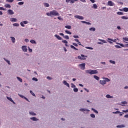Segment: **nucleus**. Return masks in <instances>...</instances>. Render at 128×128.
<instances>
[{"mask_svg": "<svg viewBox=\"0 0 128 128\" xmlns=\"http://www.w3.org/2000/svg\"><path fill=\"white\" fill-rule=\"evenodd\" d=\"M46 16H60V14H58V12H56V10H53L50 12H47Z\"/></svg>", "mask_w": 128, "mask_h": 128, "instance_id": "1", "label": "nucleus"}, {"mask_svg": "<svg viewBox=\"0 0 128 128\" xmlns=\"http://www.w3.org/2000/svg\"><path fill=\"white\" fill-rule=\"evenodd\" d=\"M86 74H98V70H86Z\"/></svg>", "mask_w": 128, "mask_h": 128, "instance_id": "2", "label": "nucleus"}, {"mask_svg": "<svg viewBox=\"0 0 128 128\" xmlns=\"http://www.w3.org/2000/svg\"><path fill=\"white\" fill-rule=\"evenodd\" d=\"M78 66L82 70H86V64L84 63L80 64Z\"/></svg>", "mask_w": 128, "mask_h": 128, "instance_id": "3", "label": "nucleus"}, {"mask_svg": "<svg viewBox=\"0 0 128 128\" xmlns=\"http://www.w3.org/2000/svg\"><path fill=\"white\" fill-rule=\"evenodd\" d=\"M98 40L102 42H98V44H108V42L106 41V40H102V39H98Z\"/></svg>", "mask_w": 128, "mask_h": 128, "instance_id": "4", "label": "nucleus"}, {"mask_svg": "<svg viewBox=\"0 0 128 128\" xmlns=\"http://www.w3.org/2000/svg\"><path fill=\"white\" fill-rule=\"evenodd\" d=\"M28 24V21H23V22H20V24L21 26H22V28H24V24Z\"/></svg>", "mask_w": 128, "mask_h": 128, "instance_id": "5", "label": "nucleus"}, {"mask_svg": "<svg viewBox=\"0 0 128 128\" xmlns=\"http://www.w3.org/2000/svg\"><path fill=\"white\" fill-rule=\"evenodd\" d=\"M74 18H78V20H84V16L78 15H75L74 16Z\"/></svg>", "mask_w": 128, "mask_h": 128, "instance_id": "6", "label": "nucleus"}, {"mask_svg": "<svg viewBox=\"0 0 128 128\" xmlns=\"http://www.w3.org/2000/svg\"><path fill=\"white\" fill-rule=\"evenodd\" d=\"M108 6H116V4H114V3L112 1L110 0L108 2Z\"/></svg>", "mask_w": 128, "mask_h": 128, "instance_id": "7", "label": "nucleus"}, {"mask_svg": "<svg viewBox=\"0 0 128 128\" xmlns=\"http://www.w3.org/2000/svg\"><path fill=\"white\" fill-rule=\"evenodd\" d=\"M18 96H20V98H24V100H26L27 102H30V100H28V98H26V97L18 94Z\"/></svg>", "mask_w": 128, "mask_h": 128, "instance_id": "8", "label": "nucleus"}, {"mask_svg": "<svg viewBox=\"0 0 128 128\" xmlns=\"http://www.w3.org/2000/svg\"><path fill=\"white\" fill-rule=\"evenodd\" d=\"M30 120H32V122H38V120H39V119L36 117H31L30 118Z\"/></svg>", "mask_w": 128, "mask_h": 128, "instance_id": "9", "label": "nucleus"}, {"mask_svg": "<svg viewBox=\"0 0 128 128\" xmlns=\"http://www.w3.org/2000/svg\"><path fill=\"white\" fill-rule=\"evenodd\" d=\"M22 48L23 52H28V48H26V46H22Z\"/></svg>", "mask_w": 128, "mask_h": 128, "instance_id": "10", "label": "nucleus"}, {"mask_svg": "<svg viewBox=\"0 0 128 128\" xmlns=\"http://www.w3.org/2000/svg\"><path fill=\"white\" fill-rule=\"evenodd\" d=\"M116 44H119V46H122V48H128V44L124 45V44L118 43V42H116Z\"/></svg>", "mask_w": 128, "mask_h": 128, "instance_id": "11", "label": "nucleus"}, {"mask_svg": "<svg viewBox=\"0 0 128 128\" xmlns=\"http://www.w3.org/2000/svg\"><path fill=\"white\" fill-rule=\"evenodd\" d=\"M6 98L7 100H10V102H12L14 104H16V102H14V100H12V98L6 96Z\"/></svg>", "mask_w": 128, "mask_h": 128, "instance_id": "12", "label": "nucleus"}, {"mask_svg": "<svg viewBox=\"0 0 128 128\" xmlns=\"http://www.w3.org/2000/svg\"><path fill=\"white\" fill-rule=\"evenodd\" d=\"M86 56H84V54H81V56H78V60H86Z\"/></svg>", "mask_w": 128, "mask_h": 128, "instance_id": "13", "label": "nucleus"}, {"mask_svg": "<svg viewBox=\"0 0 128 128\" xmlns=\"http://www.w3.org/2000/svg\"><path fill=\"white\" fill-rule=\"evenodd\" d=\"M28 114L30 116H36V114L34 113V112L32 111H30Z\"/></svg>", "mask_w": 128, "mask_h": 128, "instance_id": "14", "label": "nucleus"}, {"mask_svg": "<svg viewBox=\"0 0 128 128\" xmlns=\"http://www.w3.org/2000/svg\"><path fill=\"white\" fill-rule=\"evenodd\" d=\"M80 111L84 112H90V110L86 109V108H82L80 109Z\"/></svg>", "mask_w": 128, "mask_h": 128, "instance_id": "15", "label": "nucleus"}, {"mask_svg": "<svg viewBox=\"0 0 128 128\" xmlns=\"http://www.w3.org/2000/svg\"><path fill=\"white\" fill-rule=\"evenodd\" d=\"M62 84H64V86H68V88H70V84L68 83L66 80H63Z\"/></svg>", "mask_w": 128, "mask_h": 128, "instance_id": "16", "label": "nucleus"}, {"mask_svg": "<svg viewBox=\"0 0 128 128\" xmlns=\"http://www.w3.org/2000/svg\"><path fill=\"white\" fill-rule=\"evenodd\" d=\"M8 14H14V11L12 10H8Z\"/></svg>", "mask_w": 128, "mask_h": 128, "instance_id": "17", "label": "nucleus"}, {"mask_svg": "<svg viewBox=\"0 0 128 128\" xmlns=\"http://www.w3.org/2000/svg\"><path fill=\"white\" fill-rule=\"evenodd\" d=\"M54 36L57 38V40H62V38L58 34H55Z\"/></svg>", "mask_w": 128, "mask_h": 128, "instance_id": "18", "label": "nucleus"}, {"mask_svg": "<svg viewBox=\"0 0 128 128\" xmlns=\"http://www.w3.org/2000/svg\"><path fill=\"white\" fill-rule=\"evenodd\" d=\"M100 84H102V86H104V84H106V81H104V80H100Z\"/></svg>", "mask_w": 128, "mask_h": 128, "instance_id": "19", "label": "nucleus"}, {"mask_svg": "<svg viewBox=\"0 0 128 128\" xmlns=\"http://www.w3.org/2000/svg\"><path fill=\"white\" fill-rule=\"evenodd\" d=\"M121 104H120V106H126L124 104H128V102L124 101V102H122Z\"/></svg>", "mask_w": 128, "mask_h": 128, "instance_id": "20", "label": "nucleus"}, {"mask_svg": "<svg viewBox=\"0 0 128 128\" xmlns=\"http://www.w3.org/2000/svg\"><path fill=\"white\" fill-rule=\"evenodd\" d=\"M10 22H18V20L16 18H11L10 19Z\"/></svg>", "mask_w": 128, "mask_h": 128, "instance_id": "21", "label": "nucleus"}, {"mask_svg": "<svg viewBox=\"0 0 128 128\" xmlns=\"http://www.w3.org/2000/svg\"><path fill=\"white\" fill-rule=\"evenodd\" d=\"M116 128H126V126H124V124L118 125L116 126Z\"/></svg>", "mask_w": 128, "mask_h": 128, "instance_id": "22", "label": "nucleus"}, {"mask_svg": "<svg viewBox=\"0 0 128 128\" xmlns=\"http://www.w3.org/2000/svg\"><path fill=\"white\" fill-rule=\"evenodd\" d=\"M10 38L12 39V42H13V44H14V42H16V38H14V37L11 36Z\"/></svg>", "mask_w": 128, "mask_h": 128, "instance_id": "23", "label": "nucleus"}, {"mask_svg": "<svg viewBox=\"0 0 128 128\" xmlns=\"http://www.w3.org/2000/svg\"><path fill=\"white\" fill-rule=\"evenodd\" d=\"M30 42L31 44H36V40H30Z\"/></svg>", "mask_w": 128, "mask_h": 128, "instance_id": "24", "label": "nucleus"}, {"mask_svg": "<svg viewBox=\"0 0 128 128\" xmlns=\"http://www.w3.org/2000/svg\"><path fill=\"white\" fill-rule=\"evenodd\" d=\"M44 5L45 8H48L50 6V4H48V3L44 2Z\"/></svg>", "mask_w": 128, "mask_h": 128, "instance_id": "25", "label": "nucleus"}, {"mask_svg": "<svg viewBox=\"0 0 128 128\" xmlns=\"http://www.w3.org/2000/svg\"><path fill=\"white\" fill-rule=\"evenodd\" d=\"M4 60H5V62H7V64H9L10 66V60H6V58H4Z\"/></svg>", "mask_w": 128, "mask_h": 128, "instance_id": "26", "label": "nucleus"}, {"mask_svg": "<svg viewBox=\"0 0 128 128\" xmlns=\"http://www.w3.org/2000/svg\"><path fill=\"white\" fill-rule=\"evenodd\" d=\"M106 97L107 98H114V96H110V94H106Z\"/></svg>", "mask_w": 128, "mask_h": 128, "instance_id": "27", "label": "nucleus"}, {"mask_svg": "<svg viewBox=\"0 0 128 128\" xmlns=\"http://www.w3.org/2000/svg\"><path fill=\"white\" fill-rule=\"evenodd\" d=\"M4 6H5V8H11L10 5L9 4H5Z\"/></svg>", "mask_w": 128, "mask_h": 128, "instance_id": "28", "label": "nucleus"}, {"mask_svg": "<svg viewBox=\"0 0 128 128\" xmlns=\"http://www.w3.org/2000/svg\"><path fill=\"white\" fill-rule=\"evenodd\" d=\"M89 30H90V32H96V28L94 27L90 28Z\"/></svg>", "mask_w": 128, "mask_h": 128, "instance_id": "29", "label": "nucleus"}, {"mask_svg": "<svg viewBox=\"0 0 128 128\" xmlns=\"http://www.w3.org/2000/svg\"><path fill=\"white\" fill-rule=\"evenodd\" d=\"M104 81L105 82H110V80L108 78H104Z\"/></svg>", "mask_w": 128, "mask_h": 128, "instance_id": "30", "label": "nucleus"}, {"mask_svg": "<svg viewBox=\"0 0 128 128\" xmlns=\"http://www.w3.org/2000/svg\"><path fill=\"white\" fill-rule=\"evenodd\" d=\"M94 78H95V80H100V77H98V76L94 75Z\"/></svg>", "mask_w": 128, "mask_h": 128, "instance_id": "31", "label": "nucleus"}, {"mask_svg": "<svg viewBox=\"0 0 128 128\" xmlns=\"http://www.w3.org/2000/svg\"><path fill=\"white\" fill-rule=\"evenodd\" d=\"M92 110L94 112H95V114H98V110H96L94 108H92Z\"/></svg>", "mask_w": 128, "mask_h": 128, "instance_id": "32", "label": "nucleus"}, {"mask_svg": "<svg viewBox=\"0 0 128 128\" xmlns=\"http://www.w3.org/2000/svg\"><path fill=\"white\" fill-rule=\"evenodd\" d=\"M16 78L19 82H22V79L20 78L17 76Z\"/></svg>", "mask_w": 128, "mask_h": 128, "instance_id": "33", "label": "nucleus"}, {"mask_svg": "<svg viewBox=\"0 0 128 128\" xmlns=\"http://www.w3.org/2000/svg\"><path fill=\"white\" fill-rule=\"evenodd\" d=\"M73 90L74 92H78V89L75 87L74 88Z\"/></svg>", "mask_w": 128, "mask_h": 128, "instance_id": "34", "label": "nucleus"}, {"mask_svg": "<svg viewBox=\"0 0 128 128\" xmlns=\"http://www.w3.org/2000/svg\"><path fill=\"white\" fill-rule=\"evenodd\" d=\"M71 48H73L74 50H78V49L76 48L74 46L71 45L70 46Z\"/></svg>", "mask_w": 128, "mask_h": 128, "instance_id": "35", "label": "nucleus"}, {"mask_svg": "<svg viewBox=\"0 0 128 128\" xmlns=\"http://www.w3.org/2000/svg\"><path fill=\"white\" fill-rule=\"evenodd\" d=\"M123 12H128V8H123Z\"/></svg>", "mask_w": 128, "mask_h": 128, "instance_id": "36", "label": "nucleus"}, {"mask_svg": "<svg viewBox=\"0 0 128 128\" xmlns=\"http://www.w3.org/2000/svg\"><path fill=\"white\" fill-rule=\"evenodd\" d=\"M63 38H65V40H70V37L68 36H64Z\"/></svg>", "mask_w": 128, "mask_h": 128, "instance_id": "37", "label": "nucleus"}, {"mask_svg": "<svg viewBox=\"0 0 128 128\" xmlns=\"http://www.w3.org/2000/svg\"><path fill=\"white\" fill-rule=\"evenodd\" d=\"M66 28H68V30H70L72 28V26H65Z\"/></svg>", "mask_w": 128, "mask_h": 128, "instance_id": "38", "label": "nucleus"}, {"mask_svg": "<svg viewBox=\"0 0 128 128\" xmlns=\"http://www.w3.org/2000/svg\"><path fill=\"white\" fill-rule=\"evenodd\" d=\"M112 114H124V112H120V111H116V112H112Z\"/></svg>", "mask_w": 128, "mask_h": 128, "instance_id": "39", "label": "nucleus"}, {"mask_svg": "<svg viewBox=\"0 0 128 128\" xmlns=\"http://www.w3.org/2000/svg\"><path fill=\"white\" fill-rule=\"evenodd\" d=\"M109 62L110 64H116V62H114V60H109Z\"/></svg>", "mask_w": 128, "mask_h": 128, "instance_id": "40", "label": "nucleus"}, {"mask_svg": "<svg viewBox=\"0 0 128 128\" xmlns=\"http://www.w3.org/2000/svg\"><path fill=\"white\" fill-rule=\"evenodd\" d=\"M92 8H94L95 10H96V8H98V6L96 5V4H94Z\"/></svg>", "mask_w": 128, "mask_h": 128, "instance_id": "41", "label": "nucleus"}, {"mask_svg": "<svg viewBox=\"0 0 128 128\" xmlns=\"http://www.w3.org/2000/svg\"><path fill=\"white\" fill-rule=\"evenodd\" d=\"M65 32L68 34H72V32L68 30H66Z\"/></svg>", "mask_w": 128, "mask_h": 128, "instance_id": "42", "label": "nucleus"}, {"mask_svg": "<svg viewBox=\"0 0 128 128\" xmlns=\"http://www.w3.org/2000/svg\"><path fill=\"white\" fill-rule=\"evenodd\" d=\"M121 18L122 20H128V17L126 16H122Z\"/></svg>", "mask_w": 128, "mask_h": 128, "instance_id": "43", "label": "nucleus"}, {"mask_svg": "<svg viewBox=\"0 0 128 128\" xmlns=\"http://www.w3.org/2000/svg\"><path fill=\"white\" fill-rule=\"evenodd\" d=\"M109 40H111V42H116V39H108Z\"/></svg>", "mask_w": 128, "mask_h": 128, "instance_id": "44", "label": "nucleus"}, {"mask_svg": "<svg viewBox=\"0 0 128 128\" xmlns=\"http://www.w3.org/2000/svg\"><path fill=\"white\" fill-rule=\"evenodd\" d=\"M14 26H20V24L18 23H14L13 24Z\"/></svg>", "mask_w": 128, "mask_h": 128, "instance_id": "45", "label": "nucleus"}, {"mask_svg": "<svg viewBox=\"0 0 128 128\" xmlns=\"http://www.w3.org/2000/svg\"><path fill=\"white\" fill-rule=\"evenodd\" d=\"M30 92L32 96H36V94H34V93L32 90H30Z\"/></svg>", "mask_w": 128, "mask_h": 128, "instance_id": "46", "label": "nucleus"}, {"mask_svg": "<svg viewBox=\"0 0 128 128\" xmlns=\"http://www.w3.org/2000/svg\"><path fill=\"white\" fill-rule=\"evenodd\" d=\"M117 14H118L119 16H122V15H124V12H118Z\"/></svg>", "mask_w": 128, "mask_h": 128, "instance_id": "47", "label": "nucleus"}, {"mask_svg": "<svg viewBox=\"0 0 128 128\" xmlns=\"http://www.w3.org/2000/svg\"><path fill=\"white\" fill-rule=\"evenodd\" d=\"M90 116H91V118H96V115H94V114H90Z\"/></svg>", "mask_w": 128, "mask_h": 128, "instance_id": "48", "label": "nucleus"}, {"mask_svg": "<svg viewBox=\"0 0 128 128\" xmlns=\"http://www.w3.org/2000/svg\"><path fill=\"white\" fill-rule=\"evenodd\" d=\"M32 80H34V82H38V78H32Z\"/></svg>", "mask_w": 128, "mask_h": 128, "instance_id": "49", "label": "nucleus"}, {"mask_svg": "<svg viewBox=\"0 0 128 128\" xmlns=\"http://www.w3.org/2000/svg\"><path fill=\"white\" fill-rule=\"evenodd\" d=\"M24 4V2H18V6H22V4Z\"/></svg>", "mask_w": 128, "mask_h": 128, "instance_id": "50", "label": "nucleus"}, {"mask_svg": "<svg viewBox=\"0 0 128 128\" xmlns=\"http://www.w3.org/2000/svg\"><path fill=\"white\" fill-rule=\"evenodd\" d=\"M71 88H76V85H74V84H71Z\"/></svg>", "mask_w": 128, "mask_h": 128, "instance_id": "51", "label": "nucleus"}, {"mask_svg": "<svg viewBox=\"0 0 128 128\" xmlns=\"http://www.w3.org/2000/svg\"><path fill=\"white\" fill-rule=\"evenodd\" d=\"M28 50L30 52H32V49L30 48V46H28Z\"/></svg>", "mask_w": 128, "mask_h": 128, "instance_id": "52", "label": "nucleus"}, {"mask_svg": "<svg viewBox=\"0 0 128 128\" xmlns=\"http://www.w3.org/2000/svg\"><path fill=\"white\" fill-rule=\"evenodd\" d=\"M108 39H110V38H108V42H109V44H112V40H108Z\"/></svg>", "mask_w": 128, "mask_h": 128, "instance_id": "53", "label": "nucleus"}, {"mask_svg": "<svg viewBox=\"0 0 128 128\" xmlns=\"http://www.w3.org/2000/svg\"><path fill=\"white\" fill-rule=\"evenodd\" d=\"M46 78H47V80H52V78H51V77L50 76H47V77H46Z\"/></svg>", "mask_w": 128, "mask_h": 128, "instance_id": "54", "label": "nucleus"}, {"mask_svg": "<svg viewBox=\"0 0 128 128\" xmlns=\"http://www.w3.org/2000/svg\"><path fill=\"white\" fill-rule=\"evenodd\" d=\"M124 40H125L126 42H128V38H126V37H125V38H122Z\"/></svg>", "mask_w": 128, "mask_h": 128, "instance_id": "55", "label": "nucleus"}, {"mask_svg": "<svg viewBox=\"0 0 128 128\" xmlns=\"http://www.w3.org/2000/svg\"><path fill=\"white\" fill-rule=\"evenodd\" d=\"M7 2H13L14 0H6Z\"/></svg>", "mask_w": 128, "mask_h": 128, "instance_id": "56", "label": "nucleus"}, {"mask_svg": "<svg viewBox=\"0 0 128 128\" xmlns=\"http://www.w3.org/2000/svg\"><path fill=\"white\" fill-rule=\"evenodd\" d=\"M86 48H87V50H94V48L92 47H86Z\"/></svg>", "mask_w": 128, "mask_h": 128, "instance_id": "57", "label": "nucleus"}, {"mask_svg": "<svg viewBox=\"0 0 128 128\" xmlns=\"http://www.w3.org/2000/svg\"><path fill=\"white\" fill-rule=\"evenodd\" d=\"M115 48H120L122 47L118 45H115Z\"/></svg>", "mask_w": 128, "mask_h": 128, "instance_id": "58", "label": "nucleus"}, {"mask_svg": "<svg viewBox=\"0 0 128 128\" xmlns=\"http://www.w3.org/2000/svg\"><path fill=\"white\" fill-rule=\"evenodd\" d=\"M24 42H30V40L28 39V38H26L24 40Z\"/></svg>", "mask_w": 128, "mask_h": 128, "instance_id": "59", "label": "nucleus"}, {"mask_svg": "<svg viewBox=\"0 0 128 128\" xmlns=\"http://www.w3.org/2000/svg\"><path fill=\"white\" fill-rule=\"evenodd\" d=\"M62 42H63L64 44H68V41H66V40H62Z\"/></svg>", "mask_w": 128, "mask_h": 128, "instance_id": "60", "label": "nucleus"}, {"mask_svg": "<svg viewBox=\"0 0 128 128\" xmlns=\"http://www.w3.org/2000/svg\"><path fill=\"white\" fill-rule=\"evenodd\" d=\"M58 18L59 20H62V18L60 16H58Z\"/></svg>", "mask_w": 128, "mask_h": 128, "instance_id": "61", "label": "nucleus"}, {"mask_svg": "<svg viewBox=\"0 0 128 128\" xmlns=\"http://www.w3.org/2000/svg\"><path fill=\"white\" fill-rule=\"evenodd\" d=\"M72 44L74 46H78V44H76V43H72Z\"/></svg>", "mask_w": 128, "mask_h": 128, "instance_id": "62", "label": "nucleus"}, {"mask_svg": "<svg viewBox=\"0 0 128 128\" xmlns=\"http://www.w3.org/2000/svg\"><path fill=\"white\" fill-rule=\"evenodd\" d=\"M123 112H128V109L122 110Z\"/></svg>", "mask_w": 128, "mask_h": 128, "instance_id": "63", "label": "nucleus"}, {"mask_svg": "<svg viewBox=\"0 0 128 128\" xmlns=\"http://www.w3.org/2000/svg\"><path fill=\"white\" fill-rule=\"evenodd\" d=\"M70 4H74V0H70Z\"/></svg>", "mask_w": 128, "mask_h": 128, "instance_id": "64", "label": "nucleus"}]
</instances>
